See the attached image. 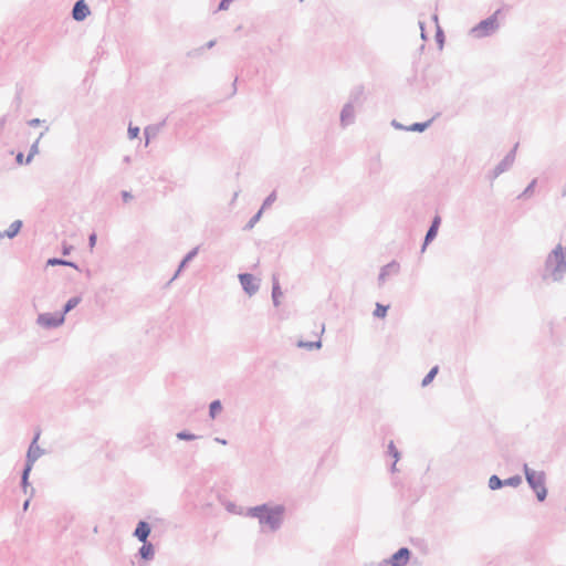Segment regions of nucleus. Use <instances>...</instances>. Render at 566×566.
Masks as SVG:
<instances>
[{"instance_id": "obj_1", "label": "nucleus", "mask_w": 566, "mask_h": 566, "mask_svg": "<svg viewBox=\"0 0 566 566\" xmlns=\"http://www.w3.org/2000/svg\"><path fill=\"white\" fill-rule=\"evenodd\" d=\"M251 514L260 520L261 523L269 525L271 528H275L280 525L283 517L282 506H259L251 510Z\"/></svg>"}, {"instance_id": "obj_2", "label": "nucleus", "mask_w": 566, "mask_h": 566, "mask_svg": "<svg viewBox=\"0 0 566 566\" xmlns=\"http://www.w3.org/2000/svg\"><path fill=\"white\" fill-rule=\"evenodd\" d=\"M547 270L554 280L560 279L566 272V249L558 245L547 259Z\"/></svg>"}, {"instance_id": "obj_3", "label": "nucleus", "mask_w": 566, "mask_h": 566, "mask_svg": "<svg viewBox=\"0 0 566 566\" xmlns=\"http://www.w3.org/2000/svg\"><path fill=\"white\" fill-rule=\"evenodd\" d=\"M525 475L528 484L536 492L538 501H544L547 493L544 473L530 470L525 467Z\"/></svg>"}, {"instance_id": "obj_4", "label": "nucleus", "mask_w": 566, "mask_h": 566, "mask_svg": "<svg viewBox=\"0 0 566 566\" xmlns=\"http://www.w3.org/2000/svg\"><path fill=\"white\" fill-rule=\"evenodd\" d=\"M497 28V19L495 15L482 21L478 24L472 32L475 36H484Z\"/></svg>"}, {"instance_id": "obj_5", "label": "nucleus", "mask_w": 566, "mask_h": 566, "mask_svg": "<svg viewBox=\"0 0 566 566\" xmlns=\"http://www.w3.org/2000/svg\"><path fill=\"white\" fill-rule=\"evenodd\" d=\"M64 322V313L62 314H41L38 317V323L43 327H56Z\"/></svg>"}, {"instance_id": "obj_6", "label": "nucleus", "mask_w": 566, "mask_h": 566, "mask_svg": "<svg viewBox=\"0 0 566 566\" xmlns=\"http://www.w3.org/2000/svg\"><path fill=\"white\" fill-rule=\"evenodd\" d=\"M410 558V552L408 548H400L395 553L390 559L386 562L388 566H406Z\"/></svg>"}, {"instance_id": "obj_7", "label": "nucleus", "mask_w": 566, "mask_h": 566, "mask_svg": "<svg viewBox=\"0 0 566 566\" xmlns=\"http://www.w3.org/2000/svg\"><path fill=\"white\" fill-rule=\"evenodd\" d=\"M39 457V448L35 446V441L30 446L29 448V451H28V463H27V467L23 471V484L25 485L27 484V481H28V475L32 469V465L33 463L35 462V460L38 459Z\"/></svg>"}, {"instance_id": "obj_8", "label": "nucleus", "mask_w": 566, "mask_h": 566, "mask_svg": "<svg viewBox=\"0 0 566 566\" xmlns=\"http://www.w3.org/2000/svg\"><path fill=\"white\" fill-rule=\"evenodd\" d=\"M90 14V9L84 0H80L75 3L73 8L72 15L74 20L82 21Z\"/></svg>"}, {"instance_id": "obj_9", "label": "nucleus", "mask_w": 566, "mask_h": 566, "mask_svg": "<svg viewBox=\"0 0 566 566\" xmlns=\"http://www.w3.org/2000/svg\"><path fill=\"white\" fill-rule=\"evenodd\" d=\"M240 282L243 289L249 293L253 294L258 290L256 279L251 274H241Z\"/></svg>"}, {"instance_id": "obj_10", "label": "nucleus", "mask_w": 566, "mask_h": 566, "mask_svg": "<svg viewBox=\"0 0 566 566\" xmlns=\"http://www.w3.org/2000/svg\"><path fill=\"white\" fill-rule=\"evenodd\" d=\"M150 533V528L146 522H139L136 530L135 535L138 537L139 541L146 542L148 535Z\"/></svg>"}, {"instance_id": "obj_11", "label": "nucleus", "mask_w": 566, "mask_h": 566, "mask_svg": "<svg viewBox=\"0 0 566 566\" xmlns=\"http://www.w3.org/2000/svg\"><path fill=\"white\" fill-rule=\"evenodd\" d=\"M35 153H36V145H33V146H32V149H31V151H30V154L28 155V157H27V159H25V160H24V156H23V154H22V153H19V154L17 155V163H18L19 165H22V164H24V163H25V164H29V163L32 160V158H33V156L35 155Z\"/></svg>"}, {"instance_id": "obj_12", "label": "nucleus", "mask_w": 566, "mask_h": 566, "mask_svg": "<svg viewBox=\"0 0 566 566\" xmlns=\"http://www.w3.org/2000/svg\"><path fill=\"white\" fill-rule=\"evenodd\" d=\"M222 410L221 402L219 400H214L210 403L209 413L212 419L217 417Z\"/></svg>"}, {"instance_id": "obj_13", "label": "nucleus", "mask_w": 566, "mask_h": 566, "mask_svg": "<svg viewBox=\"0 0 566 566\" xmlns=\"http://www.w3.org/2000/svg\"><path fill=\"white\" fill-rule=\"evenodd\" d=\"M389 306L381 305L380 303L376 304V308L374 311V316L377 318H385L387 315Z\"/></svg>"}, {"instance_id": "obj_14", "label": "nucleus", "mask_w": 566, "mask_h": 566, "mask_svg": "<svg viewBox=\"0 0 566 566\" xmlns=\"http://www.w3.org/2000/svg\"><path fill=\"white\" fill-rule=\"evenodd\" d=\"M20 228H21V221H14L9 227V229L6 231L7 237L13 238L20 231Z\"/></svg>"}, {"instance_id": "obj_15", "label": "nucleus", "mask_w": 566, "mask_h": 566, "mask_svg": "<svg viewBox=\"0 0 566 566\" xmlns=\"http://www.w3.org/2000/svg\"><path fill=\"white\" fill-rule=\"evenodd\" d=\"M438 366H434L422 380V386H428L438 374Z\"/></svg>"}, {"instance_id": "obj_16", "label": "nucleus", "mask_w": 566, "mask_h": 566, "mask_svg": "<svg viewBox=\"0 0 566 566\" xmlns=\"http://www.w3.org/2000/svg\"><path fill=\"white\" fill-rule=\"evenodd\" d=\"M153 546L150 544H144L140 548V555L143 558H149L153 556Z\"/></svg>"}, {"instance_id": "obj_17", "label": "nucleus", "mask_w": 566, "mask_h": 566, "mask_svg": "<svg viewBox=\"0 0 566 566\" xmlns=\"http://www.w3.org/2000/svg\"><path fill=\"white\" fill-rule=\"evenodd\" d=\"M48 265H69V266L76 268L74 263L64 261V260H60V259H49Z\"/></svg>"}, {"instance_id": "obj_18", "label": "nucleus", "mask_w": 566, "mask_h": 566, "mask_svg": "<svg viewBox=\"0 0 566 566\" xmlns=\"http://www.w3.org/2000/svg\"><path fill=\"white\" fill-rule=\"evenodd\" d=\"M503 485V482L496 475H492L489 480V486L492 490H496Z\"/></svg>"}, {"instance_id": "obj_19", "label": "nucleus", "mask_w": 566, "mask_h": 566, "mask_svg": "<svg viewBox=\"0 0 566 566\" xmlns=\"http://www.w3.org/2000/svg\"><path fill=\"white\" fill-rule=\"evenodd\" d=\"M78 303H80L78 297H73V298L69 300L67 303L65 304L64 314L66 312L71 311L72 308H74Z\"/></svg>"}, {"instance_id": "obj_20", "label": "nucleus", "mask_w": 566, "mask_h": 566, "mask_svg": "<svg viewBox=\"0 0 566 566\" xmlns=\"http://www.w3.org/2000/svg\"><path fill=\"white\" fill-rule=\"evenodd\" d=\"M438 229L436 227H430L427 235H426V243H428L430 240H432L437 235Z\"/></svg>"}, {"instance_id": "obj_21", "label": "nucleus", "mask_w": 566, "mask_h": 566, "mask_svg": "<svg viewBox=\"0 0 566 566\" xmlns=\"http://www.w3.org/2000/svg\"><path fill=\"white\" fill-rule=\"evenodd\" d=\"M428 125H429V123L413 124L409 129L410 130L423 132L428 127Z\"/></svg>"}, {"instance_id": "obj_22", "label": "nucleus", "mask_w": 566, "mask_h": 566, "mask_svg": "<svg viewBox=\"0 0 566 566\" xmlns=\"http://www.w3.org/2000/svg\"><path fill=\"white\" fill-rule=\"evenodd\" d=\"M139 134V128L138 127H129L128 128V135L130 138H136Z\"/></svg>"}, {"instance_id": "obj_23", "label": "nucleus", "mask_w": 566, "mask_h": 566, "mask_svg": "<svg viewBox=\"0 0 566 566\" xmlns=\"http://www.w3.org/2000/svg\"><path fill=\"white\" fill-rule=\"evenodd\" d=\"M521 482V478L516 476V478H511L509 480L505 481L506 484H510V485H518Z\"/></svg>"}, {"instance_id": "obj_24", "label": "nucleus", "mask_w": 566, "mask_h": 566, "mask_svg": "<svg viewBox=\"0 0 566 566\" xmlns=\"http://www.w3.org/2000/svg\"><path fill=\"white\" fill-rule=\"evenodd\" d=\"M389 451L392 454V457L395 458V461H397L398 460V452H397V449L395 448V446L392 443L389 444Z\"/></svg>"}, {"instance_id": "obj_25", "label": "nucleus", "mask_w": 566, "mask_h": 566, "mask_svg": "<svg viewBox=\"0 0 566 566\" xmlns=\"http://www.w3.org/2000/svg\"><path fill=\"white\" fill-rule=\"evenodd\" d=\"M232 1H233V0H222V1H221V3H220V6H219V9H220V10H227V9H228V7H229V4H230V2H232Z\"/></svg>"}, {"instance_id": "obj_26", "label": "nucleus", "mask_w": 566, "mask_h": 566, "mask_svg": "<svg viewBox=\"0 0 566 566\" xmlns=\"http://www.w3.org/2000/svg\"><path fill=\"white\" fill-rule=\"evenodd\" d=\"M178 438H179V439L191 440V439H195V436H192V434H186V433H178Z\"/></svg>"}, {"instance_id": "obj_27", "label": "nucleus", "mask_w": 566, "mask_h": 566, "mask_svg": "<svg viewBox=\"0 0 566 566\" xmlns=\"http://www.w3.org/2000/svg\"><path fill=\"white\" fill-rule=\"evenodd\" d=\"M439 224H440V218L439 217H436L433 222H432V227H436L437 229L439 228Z\"/></svg>"}, {"instance_id": "obj_28", "label": "nucleus", "mask_w": 566, "mask_h": 566, "mask_svg": "<svg viewBox=\"0 0 566 566\" xmlns=\"http://www.w3.org/2000/svg\"><path fill=\"white\" fill-rule=\"evenodd\" d=\"M90 241H91V245L93 247L95 244V241H96V235L92 234L91 238H90Z\"/></svg>"}, {"instance_id": "obj_29", "label": "nucleus", "mask_w": 566, "mask_h": 566, "mask_svg": "<svg viewBox=\"0 0 566 566\" xmlns=\"http://www.w3.org/2000/svg\"><path fill=\"white\" fill-rule=\"evenodd\" d=\"M71 250V247H64L63 253L69 254Z\"/></svg>"}, {"instance_id": "obj_30", "label": "nucleus", "mask_w": 566, "mask_h": 566, "mask_svg": "<svg viewBox=\"0 0 566 566\" xmlns=\"http://www.w3.org/2000/svg\"><path fill=\"white\" fill-rule=\"evenodd\" d=\"M29 504H30V501H29V500H27V501L24 502L23 509H24V510H28Z\"/></svg>"}, {"instance_id": "obj_31", "label": "nucleus", "mask_w": 566, "mask_h": 566, "mask_svg": "<svg viewBox=\"0 0 566 566\" xmlns=\"http://www.w3.org/2000/svg\"><path fill=\"white\" fill-rule=\"evenodd\" d=\"M313 346H316V347H319L321 344L319 343H315V344H310L308 347H313Z\"/></svg>"}, {"instance_id": "obj_32", "label": "nucleus", "mask_w": 566, "mask_h": 566, "mask_svg": "<svg viewBox=\"0 0 566 566\" xmlns=\"http://www.w3.org/2000/svg\"><path fill=\"white\" fill-rule=\"evenodd\" d=\"M260 216H261V211H259L258 214L255 216V220L259 219Z\"/></svg>"}, {"instance_id": "obj_33", "label": "nucleus", "mask_w": 566, "mask_h": 566, "mask_svg": "<svg viewBox=\"0 0 566 566\" xmlns=\"http://www.w3.org/2000/svg\"><path fill=\"white\" fill-rule=\"evenodd\" d=\"M125 199H129V196L127 193L124 195Z\"/></svg>"}, {"instance_id": "obj_34", "label": "nucleus", "mask_w": 566, "mask_h": 566, "mask_svg": "<svg viewBox=\"0 0 566 566\" xmlns=\"http://www.w3.org/2000/svg\"><path fill=\"white\" fill-rule=\"evenodd\" d=\"M385 269H386V270L395 269V266H386Z\"/></svg>"}, {"instance_id": "obj_35", "label": "nucleus", "mask_w": 566, "mask_h": 566, "mask_svg": "<svg viewBox=\"0 0 566 566\" xmlns=\"http://www.w3.org/2000/svg\"><path fill=\"white\" fill-rule=\"evenodd\" d=\"M0 238H2V234L0 233Z\"/></svg>"}]
</instances>
